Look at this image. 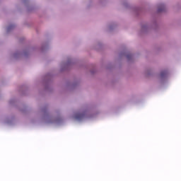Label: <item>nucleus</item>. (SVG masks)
Returning a JSON list of instances; mask_svg holds the SVG:
<instances>
[{
  "label": "nucleus",
  "mask_w": 181,
  "mask_h": 181,
  "mask_svg": "<svg viewBox=\"0 0 181 181\" xmlns=\"http://www.w3.org/2000/svg\"><path fill=\"white\" fill-rule=\"evenodd\" d=\"M166 76H168V71H161L160 77L163 78V77H166Z\"/></svg>",
  "instance_id": "nucleus-2"
},
{
  "label": "nucleus",
  "mask_w": 181,
  "mask_h": 181,
  "mask_svg": "<svg viewBox=\"0 0 181 181\" xmlns=\"http://www.w3.org/2000/svg\"><path fill=\"white\" fill-rule=\"evenodd\" d=\"M76 119H78V121L83 119L84 118V115L83 114H78L75 117Z\"/></svg>",
  "instance_id": "nucleus-1"
},
{
  "label": "nucleus",
  "mask_w": 181,
  "mask_h": 181,
  "mask_svg": "<svg viewBox=\"0 0 181 181\" xmlns=\"http://www.w3.org/2000/svg\"><path fill=\"white\" fill-rule=\"evenodd\" d=\"M164 9H165V6H161V7L158 8V12H163Z\"/></svg>",
  "instance_id": "nucleus-3"
}]
</instances>
